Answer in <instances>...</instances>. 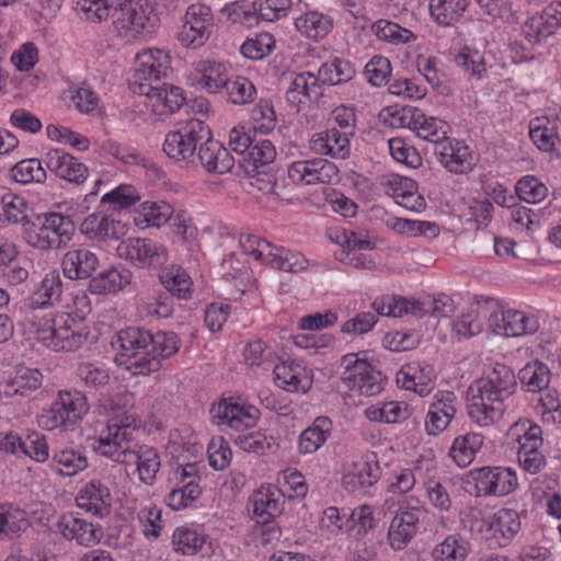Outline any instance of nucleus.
<instances>
[{
  "mask_svg": "<svg viewBox=\"0 0 561 561\" xmlns=\"http://www.w3.org/2000/svg\"><path fill=\"white\" fill-rule=\"evenodd\" d=\"M128 420H111L106 430L100 434L96 449L116 462L137 465L139 480L151 485L161 467L160 456L153 447L133 444L136 427Z\"/></svg>",
  "mask_w": 561,
  "mask_h": 561,
  "instance_id": "obj_1",
  "label": "nucleus"
},
{
  "mask_svg": "<svg viewBox=\"0 0 561 561\" xmlns=\"http://www.w3.org/2000/svg\"><path fill=\"white\" fill-rule=\"evenodd\" d=\"M517 388L514 370L496 363L484 378L477 379L468 389V415L480 426H488L502 417L504 402Z\"/></svg>",
  "mask_w": 561,
  "mask_h": 561,
  "instance_id": "obj_2",
  "label": "nucleus"
},
{
  "mask_svg": "<svg viewBox=\"0 0 561 561\" xmlns=\"http://www.w3.org/2000/svg\"><path fill=\"white\" fill-rule=\"evenodd\" d=\"M152 332L146 328L121 330L112 342L118 353L116 362L133 375H149L159 370L158 359L151 355Z\"/></svg>",
  "mask_w": 561,
  "mask_h": 561,
  "instance_id": "obj_3",
  "label": "nucleus"
},
{
  "mask_svg": "<svg viewBox=\"0 0 561 561\" xmlns=\"http://www.w3.org/2000/svg\"><path fill=\"white\" fill-rule=\"evenodd\" d=\"M79 5L87 19L103 21L111 18L117 30L139 32L150 23L142 0H82Z\"/></svg>",
  "mask_w": 561,
  "mask_h": 561,
  "instance_id": "obj_4",
  "label": "nucleus"
},
{
  "mask_svg": "<svg viewBox=\"0 0 561 561\" xmlns=\"http://www.w3.org/2000/svg\"><path fill=\"white\" fill-rule=\"evenodd\" d=\"M231 149L240 157L239 162L245 172L252 175L251 185L266 193L277 195L276 176L259 172V167L273 162L276 149L273 142H228Z\"/></svg>",
  "mask_w": 561,
  "mask_h": 561,
  "instance_id": "obj_5",
  "label": "nucleus"
},
{
  "mask_svg": "<svg viewBox=\"0 0 561 561\" xmlns=\"http://www.w3.org/2000/svg\"><path fill=\"white\" fill-rule=\"evenodd\" d=\"M44 325L37 330V337L56 352L76 351L87 342L89 336L87 328L68 313L50 316L45 319Z\"/></svg>",
  "mask_w": 561,
  "mask_h": 561,
  "instance_id": "obj_6",
  "label": "nucleus"
},
{
  "mask_svg": "<svg viewBox=\"0 0 561 561\" xmlns=\"http://www.w3.org/2000/svg\"><path fill=\"white\" fill-rule=\"evenodd\" d=\"M75 230L70 216L49 213L44 215L39 227L32 224L25 229L24 239L27 244L39 250L60 249L71 240Z\"/></svg>",
  "mask_w": 561,
  "mask_h": 561,
  "instance_id": "obj_7",
  "label": "nucleus"
},
{
  "mask_svg": "<svg viewBox=\"0 0 561 561\" xmlns=\"http://www.w3.org/2000/svg\"><path fill=\"white\" fill-rule=\"evenodd\" d=\"M88 411L87 398L82 392L59 391L50 408L42 414L41 422L47 430L67 431L80 422Z\"/></svg>",
  "mask_w": 561,
  "mask_h": 561,
  "instance_id": "obj_8",
  "label": "nucleus"
},
{
  "mask_svg": "<svg viewBox=\"0 0 561 561\" xmlns=\"http://www.w3.org/2000/svg\"><path fill=\"white\" fill-rule=\"evenodd\" d=\"M341 364L344 367L341 379L350 390L366 397L382 391L386 378L366 359H359L357 354L351 353L342 357Z\"/></svg>",
  "mask_w": 561,
  "mask_h": 561,
  "instance_id": "obj_9",
  "label": "nucleus"
},
{
  "mask_svg": "<svg viewBox=\"0 0 561 561\" xmlns=\"http://www.w3.org/2000/svg\"><path fill=\"white\" fill-rule=\"evenodd\" d=\"M468 483H472V493L477 496H504L518 485L515 471L505 467H482L469 472Z\"/></svg>",
  "mask_w": 561,
  "mask_h": 561,
  "instance_id": "obj_10",
  "label": "nucleus"
},
{
  "mask_svg": "<svg viewBox=\"0 0 561 561\" xmlns=\"http://www.w3.org/2000/svg\"><path fill=\"white\" fill-rule=\"evenodd\" d=\"M214 27V18L208 5L191 4L185 14V21L178 39L184 47L198 48L209 38Z\"/></svg>",
  "mask_w": 561,
  "mask_h": 561,
  "instance_id": "obj_11",
  "label": "nucleus"
},
{
  "mask_svg": "<svg viewBox=\"0 0 561 561\" xmlns=\"http://www.w3.org/2000/svg\"><path fill=\"white\" fill-rule=\"evenodd\" d=\"M116 251L121 259L140 268H159L168 261L167 249L150 239L129 238L122 241Z\"/></svg>",
  "mask_w": 561,
  "mask_h": 561,
  "instance_id": "obj_12",
  "label": "nucleus"
},
{
  "mask_svg": "<svg viewBox=\"0 0 561 561\" xmlns=\"http://www.w3.org/2000/svg\"><path fill=\"white\" fill-rule=\"evenodd\" d=\"M130 90L139 95H146L151 102L152 111L158 115L172 114L186 104L183 91L179 87L141 83L138 87H130Z\"/></svg>",
  "mask_w": 561,
  "mask_h": 561,
  "instance_id": "obj_13",
  "label": "nucleus"
},
{
  "mask_svg": "<svg viewBox=\"0 0 561 561\" xmlns=\"http://www.w3.org/2000/svg\"><path fill=\"white\" fill-rule=\"evenodd\" d=\"M210 414L216 425H228L237 431H242L255 425L259 410L252 405H240L230 398L214 405Z\"/></svg>",
  "mask_w": 561,
  "mask_h": 561,
  "instance_id": "obj_14",
  "label": "nucleus"
},
{
  "mask_svg": "<svg viewBox=\"0 0 561 561\" xmlns=\"http://www.w3.org/2000/svg\"><path fill=\"white\" fill-rule=\"evenodd\" d=\"M170 69V56L160 49H150L137 54L136 68L130 87H138L141 83L160 81Z\"/></svg>",
  "mask_w": 561,
  "mask_h": 561,
  "instance_id": "obj_15",
  "label": "nucleus"
},
{
  "mask_svg": "<svg viewBox=\"0 0 561 561\" xmlns=\"http://www.w3.org/2000/svg\"><path fill=\"white\" fill-rule=\"evenodd\" d=\"M489 328L497 335L519 336L535 333L539 324L534 317H527L516 310H506L492 312L489 317Z\"/></svg>",
  "mask_w": 561,
  "mask_h": 561,
  "instance_id": "obj_16",
  "label": "nucleus"
},
{
  "mask_svg": "<svg viewBox=\"0 0 561 561\" xmlns=\"http://www.w3.org/2000/svg\"><path fill=\"white\" fill-rule=\"evenodd\" d=\"M337 173L336 165L324 159L296 161L288 168V176L294 183L307 185L331 183Z\"/></svg>",
  "mask_w": 561,
  "mask_h": 561,
  "instance_id": "obj_17",
  "label": "nucleus"
},
{
  "mask_svg": "<svg viewBox=\"0 0 561 561\" xmlns=\"http://www.w3.org/2000/svg\"><path fill=\"white\" fill-rule=\"evenodd\" d=\"M276 125V114L268 101H261L252 111V122L230 130L228 140H253L257 135L267 136Z\"/></svg>",
  "mask_w": 561,
  "mask_h": 561,
  "instance_id": "obj_18",
  "label": "nucleus"
},
{
  "mask_svg": "<svg viewBox=\"0 0 561 561\" xmlns=\"http://www.w3.org/2000/svg\"><path fill=\"white\" fill-rule=\"evenodd\" d=\"M56 528L66 539L76 540L77 543L85 547L96 545L103 537L102 528L99 525L87 522L72 513L64 514Z\"/></svg>",
  "mask_w": 561,
  "mask_h": 561,
  "instance_id": "obj_19",
  "label": "nucleus"
},
{
  "mask_svg": "<svg viewBox=\"0 0 561 561\" xmlns=\"http://www.w3.org/2000/svg\"><path fill=\"white\" fill-rule=\"evenodd\" d=\"M61 267L65 277L70 280H90L100 267V260L88 248L71 249L64 255Z\"/></svg>",
  "mask_w": 561,
  "mask_h": 561,
  "instance_id": "obj_20",
  "label": "nucleus"
},
{
  "mask_svg": "<svg viewBox=\"0 0 561 561\" xmlns=\"http://www.w3.org/2000/svg\"><path fill=\"white\" fill-rule=\"evenodd\" d=\"M439 162L453 173H465L472 169L476 158L466 142H434Z\"/></svg>",
  "mask_w": 561,
  "mask_h": 561,
  "instance_id": "obj_21",
  "label": "nucleus"
},
{
  "mask_svg": "<svg viewBox=\"0 0 561 561\" xmlns=\"http://www.w3.org/2000/svg\"><path fill=\"white\" fill-rule=\"evenodd\" d=\"M423 511L413 507L394 515L388 530V540L396 550L403 549L416 535L420 528V516Z\"/></svg>",
  "mask_w": 561,
  "mask_h": 561,
  "instance_id": "obj_22",
  "label": "nucleus"
},
{
  "mask_svg": "<svg viewBox=\"0 0 561 561\" xmlns=\"http://www.w3.org/2000/svg\"><path fill=\"white\" fill-rule=\"evenodd\" d=\"M355 123L356 117L353 108L339 106L332 111L327 129L317 135V140H350L358 137Z\"/></svg>",
  "mask_w": 561,
  "mask_h": 561,
  "instance_id": "obj_23",
  "label": "nucleus"
},
{
  "mask_svg": "<svg viewBox=\"0 0 561 561\" xmlns=\"http://www.w3.org/2000/svg\"><path fill=\"white\" fill-rule=\"evenodd\" d=\"M77 505L98 517L107 516L111 512V493L101 481H90L76 497Z\"/></svg>",
  "mask_w": 561,
  "mask_h": 561,
  "instance_id": "obj_24",
  "label": "nucleus"
},
{
  "mask_svg": "<svg viewBox=\"0 0 561 561\" xmlns=\"http://www.w3.org/2000/svg\"><path fill=\"white\" fill-rule=\"evenodd\" d=\"M80 230L91 240L119 239L126 233V226L107 215L91 214L81 224Z\"/></svg>",
  "mask_w": 561,
  "mask_h": 561,
  "instance_id": "obj_25",
  "label": "nucleus"
},
{
  "mask_svg": "<svg viewBox=\"0 0 561 561\" xmlns=\"http://www.w3.org/2000/svg\"><path fill=\"white\" fill-rule=\"evenodd\" d=\"M47 168L58 178L73 184H81L88 178V168L77 158L60 150L48 153Z\"/></svg>",
  "mask_w": 561,
  "mask_h": 561,
  "instance_id": "obj_26",
  "label": "nucleus"
},
{
  "mask_svg": "<svg viewBox=\"0 0 561 561\" xmlns=\"http://www.w3.org/2000/svg\"><path fill=\"white\" fill-rule=\"evenodd\" d=\"M133 274L124 267H110L93 274L89 280L88 290L101 295L122 290L131 280Z\"/></svg>",
  "mask_w": 561,
  "mask_h": 561,
  "instance_id": "obj_27",
  "label": "nucleus"
},
{
  "mask_svg": "<svg viewBox=\"0 0 561 561\" xmlns=\"http://www.w3.org/2000/svg\"><path fill=\"white\" fill-rule=\"evenodd\" d=\"M197 156L209 172L222 174L233 165V158L222 142H202Z\"/></svg>",
  "mask_w": 561,
  "mask_h": 561,
  "instance_id": "obj_28",
  "label": "nucleus"
},
{
  "mask_svg": "<svg viewBox=\"0 0 561 561\" xmlns=\"http://www.w3.org/2000/svg\"><path fill=\"white\" fill-rule=\"evenodd\" d=\"M558 30H561V22L550 4L541 15L533 18L523 26V33L529 43H539L541 39L556 34Z\"/></svg>",
  "mask_w": 561,
  "mask_h": 561,
  "instance_id": "obj_29",
  "label": "nucleus"
},
{
  "mask_svg": "<svg viewBox=\"0 0 561 561\" xmlns=\"http://www.w3.org/2000/svg\"><path fill=\"white\" fill-rule=\"evenodd\" d=\"M278 386L286 391L307 392L312 385V378L308 371L299 365H277L274 369Z\"/></svg>",
  "mask_w": 561,
  "mask_h": 561,
  "instance_id": "obj_30",
  "label": "nucleus"
},
{
  "mask_svg": "<svg viewBox=\"0 0 561 561\" xmlns=\"http://www.w3.org/2000/svg\"><path fill=\"white\" fill-rule=\"evenodd\" d=\"M331 434V421L320 416L299 435L298 449L302 454L317 451Z\"/></svg>",
  "mask_w": 561,
  "mask_h": 561,
  "instance_id": "obj_31",
  "label": "nucleus"
},
{
  "mask_svg": "<svg viewBox=\"0 0 561 561\" xmlns=\"http://www.w3.org/2000/svg\"><path fill=\"white\" fill-rule=\"evenodd\" d=\"M265 265L282 272L298 274L307 271L309 261L300 252L275 247Z\"/></svg>",
  "mask_w": 561,
  "mask_h": 561,
  "instance_id": "obj_32",
  "label": "nucleus"
},
{
  "mask_svg": "<svg viewBox=\"0 0 561 561\" xmlns=\"http://www.w3.org/2000/svg\"><path fill=\"white\" fill-rule=\"evenodd\" d=\"M482 444L483 436L481 434L468 433L454 440L449 456L459 467L465 468L472 462Z\"/></svg>",
  "mask_w": 561,
  "mask_h": 561,
  "instance_id": "obj_33",
  "label": "nucleus"
},
{
  "mask_svg": "<svg viewBox=\"0 0 561 561\" xmlns=\"http://www.w3.org/2000/svg\"><path fill=\"white\" fill-rule=\"evenodd\" d=\"M51 468L60 476L73 477L88 468V459L80 450L62 449L54 454Z\"/></svg>",
  "mask_w": 561,
  "mask_h": 561,
  "instance_id": "obj_34",
  "label": "nucleus"
},
{
  "mask_svg": "<svg viewBox=\"0 0 561 561\" xmlns=\"http://www.w3.org/2000/svg\"><path fill=\"white\" fill-rule=\"evenodd\" d=\"M164 288L179 299H187L192 293V280L187 273L180 266H171L159 274Z\"/></svg>",
  "mask_w": 561,
  "mask_h": 561,
  "instance_id": "obj_35",
  "label": "nucleus"
},
{
  "mask_svg": "<svg viewBox=\"0 0 561 561\" xmlns=\"http://www.w3.org/2000/svg\"><path fill=\"white\" fill-rule=\"evenodd\" d=\"M519 381L529 392H540L548 388L551 379L549 367L539 360L528 363L518 374Z\"/></svg>",
  "mask_w": 561,
  "mask_h": 561,
  "instance_id": "obj_36",
  "label": "nucleus"
},
{
  "mask_svg": "<svg viewBox=\"0 0 561 561\" xmlns=\"http://www.w3.org/2000/svg\"><path fill=\"white\" fill-rule=\"evenodd\" d=\"M42 381L43 375L37 369H22L4 385L3 393L7 397H25L37 390Z\"/></svg>",
  "mask_w": 561,
  "mask_h": 561,
  "instance_id": "obj_37",
  "label": "nucleus"
},
{
  "mask_svg": "<svg viewBox=\"0 0 561 561\" xmlns=\"http://www.w3.org/2000/svg\"><path fill=\"white\" fill-rule=\"evenodd\" d=\"M468 4L469 0H431L430 11L438 24L449 26L461 18Z\"/></svg>",
  "mask_w": 561,
  "mask_h": 561,
  "instance_id": "obj_38",
  "label": "nucleus"
},
{
  "mask_svg": "<svg viewBox=\"0 0 561 561\" xmlns=\"http://www.w3.org/2000/svg\"><path fill=\"white\" fill-rule=\"evenodd\" d=\"M490 529L493 530L495 537L500 535L505 541L503 545H505L520 530L519 514L512 508L497 511L492 517Z\"/></svg>",
  "mask_w": 561,
  "mask_h": 561,
  "instance_id": "obj_39",
  "label": "nucleus"
},
{
  "mask_svg": "<svg viewBox=\"0 0 561 561\" xmlns=\"http://www.w3.org/2000/svg\"><path fill=\"white\" fill-rule=\"evenodd\" d=\"M27 527L25 511L12 505L0 506V538L16 536Z\"/></svg>",
  "mask_w": 561,
  "mask_h": 561,
  "instance_id": "obj_40",
  "label": "nucleus"
},
{
  "mask_svg": "<svg viewBox=\"0 0 561 561\" xmlns=\"http://www.w3.org/2000/svg\"><path fill=\"white\" fill-rule=\"evenodd\" d=\"M236 444L242 450L257 455H264L267 451H273L278 448L276 438L261 431L239 434L236 437Z\"/></svg>",
  "mask_w": 561,
  "mask_h": 561,
  "instance_id": "obj_41",
  "label": "nucleus"
},
{
  "mask_svg": "<svg viewBox=\"0 0 561 561\" xmlns=\"http://www.w3.org/2000/svg\"><path fill=\"white\" fill-rule=\"evenodd\" d=\"M295 25L302 35L317 41L329 33L332 23L327 16L318 12H309L298 18Z\"/></svg>",
  "mask_w": 561,
  "mask_h": 561,
  "instance_id": "obj_42",
  "label": "nucleus"
},
{
  "mask_svg": "<svg viewBox=\"0 0 561 561\" xmlns=\"http://www.w3.org/2000/svg\"><path fill=\"white\" fill-rule=\"evenodd\" d=\"M319 70L323 82H327L329 85L348 82L355 75V69L351 62L340 58L323 64Z\"/></svg>",
  "mask_w": 561,
  "mask_h": 561,
  "instance_id": "obj_43",
  "label": "nucleus"
},
{
  "mask_svg": "<svg viewBox=\"0 0 561 561\" xmlns=\"http://www.w3.org/2000/svg\"><path fill=\"white\" fill-rule=\"evenodd\" d=\"M373 30L379 39L391 44H407L416 38L410 30L389 20H378Z\"/></svg>",
  "mask_w": 561,
  "mask_h": 561,
  "instance_id": "obj_44",
  "label": "nucleus"
},
{
  "mask_svg": "<svg viewBox=\"0 0 561 561\" xmlns=\"http://www.w3.org/2000/svg\"><path fill=\"white\" fill-rule=\"evenodd\" d=\"M10 175L21 184L42 183L46 179V172L38 159H24L18 162L11 168Z\"/></svg>",
  "mask_w": 561,
  "mask_h": 561,
  "instance_id": "obj_45",
  "label": "nucleus"
},
{
  "mask_svg": "<svg viewBox=\"0 0 561 561\" xmlns=\"http://www.w3.org/2000/svg\"><path fill=\"white\" fill-rule=\"evenodd\" d=\"M179 348L180 340L174 332L157 331L152 333L150 354L157 357L159 369L161 368L162 359L171 357L178 353Z\"/></svg>",
  "mask_w": 561,
  "mask_h": 561,
  "instance_id": "obj_46",
  "label": "nucleus"
},
{
  "mask_svg": "<svg viewBox=\"0 0 561 561\" xmlns=\"http://www.w3.org/2000/svg\"><path fill=\"white\" fill-rule=\"evenodd\" d=\"M139 201V194L137 190L128 184H121L111 192L105 193L101 203L103 205L108 204L113 210H119L134 205Z\"/></svg>",
  "mask_w": 561,
  "mask_h": 561,
  "instance_id": "obj_47",
  "label": "nucleus"
},
{
  "mask_svg": "<svg viewBox=\"0 0 561 561\" xmlns=\"http://www.w3.org/2000/svg\"><path fill=\"white\" fill-rule=\"evenodd\" d=\"M517 196L527 203L536 204L548 195L547 186L533 175L523 176L515 186Z\"/></svg>",
  "mask_w": 561,
  "mask_h": 561,
  "instance_id": "obj_48",
  "label": "nucleus"
},
{
  "mask_svg": "<svg viewBox=\"0 0 561 561\" xmlns=\"http://www.w3.org/2000/svg\"><path fill=\"white\" fill-rule=\"evenodd\" d=\"M221 90L231 103L239 105L250 102L255 93L254 85L244 77L228 78Z\"/></svg>",
  "mask_w": 561,
  "mask_h": 561,
  "instance_id": "obj_49",
  "label": "nucleus"
},
{
  "mask_svg": "<svg viewBox=\"0 0 561 561\" xmlns=\"http://www.w3.org/2000/svg\"><path fill=\"white\" fill-rule=\"evenodd\" d=\"M3 215L11 224L28 225L26 215L27 204L25 199L13 193H5L1 198Z\"/></svg>",
  "mask_w": 561,
  "mask_h": 561,
  "instance_id": "obj_50",
  "label": "nucleus"
},
{
  "mask_svg": "<svg viewBox=\"0 0 561 561\" xmlns=\"http://www.w3.org/2000/svg\"><path fill=\"white\" fill-rule=\"evenodd\" d=\"M62 293V282L57 271L47 274L41 283L35 296L36 304L46 306L58 301Z\"/></svg>",
  "mask_w": 561,
  "mask_h": 561,
  "instance_id": "obj_51",
  "label": "nucleus"
},
{
  "mask_svg": "<svg viewBox=\"0 0 561 561\" xmlns=\"http://www.w3.org/2000/svg\"><path fill=\"white\" fill-rule=\"evenodd\" d=\"M202 491L198 483L187 482L178 485L167 496L165 503L174 511H180L188 506L193 501L199 497Z\"/></svg>",
  "mask_w": 561,
  "mask_h": 561,
  "instance_id": "obj_52",
  "label": "nucleus"
},
{
  "mask_svg": "<svg viewBox=\"0 0 561 561\" xmlns=\"http://www.w3.org/2000/svg\"><path fill=\"white\" fill-rule=\"evenodd\" d=\"M239 244L244 253L252 255L256 261L266 264L275 247L255 234L242 233L239 237Z\"/></svg>",
  "mask_w": 561,
  "mask_h": 561,
  "instance_id": "obj_53",
  "label": "nucleus"
},
{
  "mask_svg": "<svg viewBox=\"0 0 561 561\" xmlns=\"http://www.w3.org/2000/svg\"><path fill=\"white\" fill-rule=\"evenodd\" d=\"M467 549L462 539L448 536L433 551L435 561H463Z\"/></svg>",
  "mask_w": 561,
  "mask_h": 561,
  "instance_id": "obj_54",
  "label": "nucleus"
},
{
  "mask_svg": "<svg viewBox=\"0 0 561 561\" xmlns=\"http://www.w3.org/2000/svg\"><path fill=\"white\" fill-rule=\"evenodd\" d=\"M410 111H405L402 108L401 111H391V108H386L380 113V118L383 124L391 128H405L414 130L417 128V124L420 119L423 117V114L415 110L414 113L408 115Z\"/></svg>",
  "mask_w": 561,
  "mask_h": 561,
  "instance_id": "obj_55",
  "label": "nucleus"
},
{
  "mask_svg": "<svg viewBox=\"0 0 561 561\" xmlns=\"http://www.w3.org/2000/svg\"><path fill=\"white\" fill-rule=\"evenodd\" d=\"M410 111H405L402 108L401 111H391V108H386L380 113V118L383 124L391 128H405L414 130L417 128V124L420 119L423 117V114L415 110L414 113L408 115Z\"/></svg>",
  "mask_w": 561,
  "mask_h": 561,
  "instance_id": "obj_56",
  "label": "nucleus"
},
{
  "mask_svg": "<svg viewBox=\"0 0 561 561\" xmlns=\"http://www.w3.org/2000/svg\"><path fill=\"white\" fill-rule=\"evenodd\" d=\"M274 38L268 33L259 34L255 38H249L241 46V54L249 59L260 60L274 48Z\"/></svg>",
  "mask_w": 561,
  "mask_h": 561,
  "instance_id": "obj_57",
  "label": "nucleus"
},
{
  "mask_svg": "<svg viewBox=\"0 0 561 561\" xmlns=\"http://www.w3.org/2000/svg\"><path fill=\"white\" fill-rule=\"evenodd\" d=\"M172 543L178 552L193 556L202 548L204 538L194 530L179 528L172 536Z\"/></svg>",
  "mask_w": 561,
  "mask_h": 561,
  "instance_id": "obj_58",
  "label": "nucleus"
},
{
  "mask_svg": "<svg viewBox=\"0 0 561 561\" xmlns=\"http://www.w3.org/2000/svg\"><path fill=\"white\" fill-rule=\"evenodd\" d=\"M171 135H178L180 140H213V133L209 126L201 119H190L186 123L180 124L179 128L172 131Z\"/></svg>",
  "mask_w": 561,
  "mask_h": 561,
  "instance_id": "obj_59",
  "label": "nucleus"
},
{
  "mask_svg": "<svg viewBox=\"0 0 561 561\" xmlns=\"http://www.w3.org/2000/svg\"><path fill=\"white\" fill-rule=\"evenodd\" d=\"M416 182L410 178L398 174L382 176L379 181L380 187L387 196L400 199L405 193L414 190Z\"/></svg>",
  "mask_w": 561,
  "mask_h": 561,
  "instance_id": "obj_60",
  "label": "nucleus"
},
{
  "mask_svg": "<svg viewBox=\"0 0 561 561\" xmlns=\"http://www.w3.org/2000/svg\"><path fill=\"white\" fill-rule=\"evenodd\" d=\"M447 128L448 126L445 122L435 117L425 118L423 115L417 124V128H414V130L416 131V137L421 140H432V137H435L434 140H450L447 136Z\"/></svg>",
  "mask_w": 561,
  "mask_h": 561,
  "instance_id": "obj_61",
  "label": "nucleus"
},
{
  "mask_svg": "<svg viewBox=\"0 0 561 561\" xmlns=\"http://www.w3.org/2000/svg\"><path fill=\"white\" fill-rule=\"evenodd\" d=\"M78 377L88 386L94 389L106 386L110 382L107 369L92 363H82L77 369Z\"/></svg>",
  "mask_w": 561,
  "mask_h": 561,
  "instance_id": "obj_62",
  "label": "nucleus"
},
{
  "mask_svg": "<svg viewBox=\"0 0 561 561\" xmlns=\"http://www.w3.org/2000/svg\"><path fill=\"white\" fill-rule=\"evenodd\" d=\"M174 210L173 207L165 203H145L142 205V215L145 220L150 226L160 227L171 220L173 217Z\"/></svg>",
  "mask_w": 561,
  "mask_h": 561,
  "instance_id": "obj_63",
  "label": "nucleus"
},
{
  "mask_svg": "<svg viewBox=\"0 0 561 561\" xmlns=\"http://www.w3.org/2000/svg\"><path fill=\"white\" fill-rule=\"evenodd\" d=\"M224 70L225 67L221 64L205 62L199 83L211 93L219 92L228 79Z\"/></svg>",
  "mask_w": 561,
  "mask_h": 561,
  "instance_id": "obj_64",
  "label": "nucleus"
}]
</instances>
